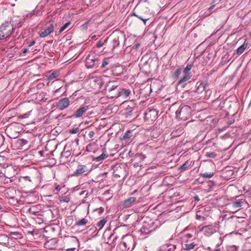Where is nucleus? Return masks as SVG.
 I'll return each instance as SVG.
<instances>
[{
	"mask_svg": "<svg viewBox=\"0 0 251 251\" xmlns=\"http://www.w3.org/2000/svg\"><path fill=\"white\" fill-rule=\"evenodd\" d=\"M192 76V74L183 73V75L178 81L177 85L181 88H185L187 84L190 82V79L191 78Z\"/></svg>",
	"mask_w": 251,
	"mask_h": 251,
	"instance_id": "9d476101",
	"label": "nucleus"
},
{
	"mask_svg": "<svg viewBox=\"0 0 251 251\" xmlns=\"http://www.w3.org/2000/svg\"><path fill=\"white\" fill-rule=\"evenodd\" d=\"M132 136V132L130 130L127 131L123 136V139L129 141Z\"/></svg>",
	"mask_w": 251,
	"mask_h": 251,
	"instance_id": "7c9ffc66",
	"label": "nucleus"
},
{
	"mask_svg": "<svg viewBox=\"0 0 251 251\" xmlns=\"http://www.w3.org/2000/svg\"><path fill=\"white\" fill-rule=\"evenodd\" d=\"M107 222V220L105 219H103L100 221L97 224V226L98 227L100 228V229H101L104 225L106 224Z\"/></svg>",
	"mask_w": 251,
	"mask_h": 251,
	"instance_id": "e433bc0d",
	"label": "nucleus"
},
{
	"mask_svg": "<svg viewBox=\"0 0 251 251\" xmlns=\"http://www.w3.org/2000/svg\"><path fill=\"white\" fill-rule=\"evenodd\" d=\"M245 200H240L238 201H234L230 205V207L231 209V212L235 213L238 211L239 208L242 206L243 202Z\"/></svg>",
	"mask_w": 251,
	"mask_h": 251,
	"instance_id": "2eb2a0df",
	"label": "nucleus"
},
{
	"mask_svg": "<svg viewBox=\"0 0 251 251\" xmlns=\"http://www.w3.org/2000/svg\"><path fill=\"white\" fill-rule=\"evenodd\" d=\"M246 193L249 197H251V186L246 191Z\"/></svg>",
	"mask_w": 251,
	"mask_h": 251,
	"instance_id": "864d4df0",
	"label": "nucleus"
},
{
	"mask_svg": "<svg viewBox=\"0 0 251 251\" xmlns=\"http://www.w3.org/2000/svg\"><path fill=\"white\" fill-rule=\"evenodd\" d=\"M112 74L114 76H120L124 72V68L121 66L113 67L111 70Z\"/></svg>",
	"mask_w": 251,
	"mask_h": 251,
	"instance_id": "a211bd4d",
	"label": "nucleus"
},
{
	"mask_svg": "<svg viewBox=\"0 0 251 251\" xmlns=\"http://www.w3.org/2000/svg\"><path fill=\"white\" fill-rule=\"evenodd\" d=\"M71 242L75 244V246H76L78 243V240L77 239L75 238H73L71 240Z\"/></svg>",
	"mask_w": 251,
	"mask_h": 251,
	"instance_id": "8fccbe9b",
	"label": "nucleus"
},
{
	"mask_svg": "<svg viewBox=\"0 0 251 251\" xmlns=\"http://www.w3.org/2000/svg\"><path fill=\"white\" fill-rule=\"evenodd\" d=\"M54 31V26L53 25L50 24L48 27L40 33V36L42 38H45Z\"/></svg>",
	"mask_w": 251,
	"mask_h": 251,
	"instance_id": "6ab92c4d",
	"label": "nucleus"
},
{
	"mask_svg": "<svg viewBox=\"0 0 251 251\" xmlns=\"http://www.w3.org/2000/svg\"><path fill=\"white\" fill-rule=\"evenodd\" d=\"M113 171V176L115 178L124 180L126 177V174L125 168L121 166L120 165L117 164L112 167Z\"/></svg>",
	"mask_w": 251,
	"mask_h": 251,
	"instance_id": "423d86ee",
	"label": "nucleus"
},
{
	"mask_svg": "<svg viewBox=\"0 0 251 251\" xmlns=\"http://www.w3.org/2000/svg\"><path fill=\"white\" fill-rule=\"evenodd\" d=\"M35 44V41L33 40L31 42H30L28 44V47H30L32 46H33Z\"/></svg>",
	"mask_w": 251,
	"mask_h": 251,
	"instance_id": "4d7b16f0",
	"label": "nucleus"
},
{
	"mask_svg": "<svg viewBox=\"0 0 251 251\" xmlns=\"http://www.w3.org/2000/svg\"><path fill=\"white\" fill-rule=\"evenodd\" d=\"M29 212H30V213H34V214H35L34 211H32V208H30V209H29Z\"/></svg>",
	"mask_w": 251,
	"mask_h": 251,
	"instance_id": "338daca9",
	"label": "nucleus"
},
{
	"mask_svg": "<svg viewBox=\"0 0 251 251\" xmlns=\"http://www.w3.org/2000/svg\"><path fill=\"white\" fill-rule=\"evenodd\" d=\"M109 63V60L108 58L104 59L101 64V67L102 68H104L106 65H107Z\"/></svg>",
	"mask_w": 251,
	"mask_h": 251,
	"instance_id": "79ce46f5",
	"label": "nucleus"
},
{
	"mask_svg": "<svg viewBox=\"0 0 251 251\" xmlns=\"http://www.w3.org/2000/svg\"><path fill=\"white\" fill-rule=\"evenodd\" d=\"M108 157V155L103 152L100 155L94 158V160L96 161V162H101L104 159H106Z\"/></svg>",
	"mask_w": 251,
	"mask_h": 251,
	"instance_id": "cd10ccee",
	"label": "nucleus"
},
{
	"mask_svg": "<svg viewBox=\"0 0 251 251\" xmlns=\"http://www.w3.org/2000/svg\"><path fill=\"white\" fill-rule=\"evenodd\" d=\"M137 104L134 103L133 101H130L129 104L125 108V111L124 113L125 117L128 118L130 117L132 114L135 112L136 110Z\"/></svg>",
	"mask_w": 251,
	"mask_h": 251,
	"instance_id": "9b49d317",
	"label": "nucleus"
},
{
	"mask_svg": "<svg viewBox=\"0 0 251 251\" xmlns=\"http://www.w3.org/2000/svg\"><path fill=\"white\" fill-rule=\"evenodd\" d=\"M66 250L67 251H75L76 250V248L75 247L67 248Z\"/></svg>",
	"mask_w": 251,
	"mask_h": 251,
	"instance_id": "5fc2aeb1",
	"label": "nucleus"
},
{
	"mask_svg": "<svg viewBox=\"0 0 251 251\" xmlns=\"http://www.w3.org/2000/svg\"><path fill=\"white\" fill-rule=\"evenodd\" d=\"M136 201V198L135 197H130L124 201L123 206L125 208L129 207L131 206L132 204Z\"/></svg>",
	"mask_w": 251,
	"mask_h": 251,
	"instance_id": "b1692460",
	"label": "nucleus"
},
{
	"mask_svg": "<svg viewBox=\"0 0 251 251\" xmlns=\"http://www.w3.org/2000/svg\"><path fill=\"white\" fill-rule=\"evenodd\" d=\"M70 104V101L68 98L61 99L58 102L57 106L60 110L67 108Z\"/></svg>",
	"mask_w": 251,
	"mask_h": 251,
	"instance_id": "ddd939ff",
	"label": "nucleus"
},
{
	"mask_svg": "<svg viewBox=\"0 0 251 251\" xmlns=\"http://www.w3.org/2000/svg\"><path fill=\"white\" fill-rule=\"evenodd\" d=\"M71 23L70 22H68L64 25L60 29L59 32L61 33L64 31L67 28L69 27V25H71Z\"/></svg>",
	"mask_w": 251,
	"mask_h": 251,
	"instance_id": "4c0bfd02",
	"label": "nucleus"
},
{
	"mask_svg": "<svg viewBox=\"0 0 251 251\" xmlns=\"http://www.w3.org/2000/svg\"><path fill=\"white\" fill-rule=\"evenodd\" d=\"M24 178H25V180H29V181H30V179H29V177H28V176H25V177Z\"/></svg>",
	"mask_w": 251,
	"mask_h": 251,
	"instance_id": "69168bd1",
	"label": "nucleus"
},
{
	"mask_svg": "<svg viewBox=\"0 0 251 251\" xmlns=\"http://www.w3.org/2000/svg\"><path fill=\"white\" fill-rule=\"evenodd\" d=\"M4 177H6V170L4 172H3L1 170L0 171V179H3Z\"/></svg>",
	"mask_w": 251,
	"mask_h": 251,
	"instance_id": "de8ad7c7",
	"label": "nucleus"
},
{
	"mask_svg": "<svg viewBox=\"0 0 251 251\" xmlns=\"http://www.w3.org/2000/svg\"><path fill=\"white\" fill-rule=\"evenodd\" d=\"M32 16V12H30L28 14H27L26 15V17H31V16Z\"/></svg>",
	"mask_w": 251,
	"mask_h": 251,
	"instance_id": "0e129e2a",
	"label": "nucleus"
},
{
	"mask_svg": "<svg viewBox=\"0 0 251 251\" xmlns=\"http://www.w3.org/2000/svg\"><path fill=\"white\" fill-rule=\"evenodd\" d=\"M117 251H128V249L125 247V245H124L122 241L117 247Z\"/></svg>",
	"mask_w": 251,
	"mask_h": 251,
	"instance_id": "2f4dec72",
	"label": "nucleus"
},
{
	"mask_svg": "<svg viewBox=\"0 0 251 251\" xmlns=\"http://www.w3.org/2000/svg\"><path fill=\"white\" fill-rule=\"evenodd\" d=\"M187 236L189 238H192V235L191 234H188Z\"/></svg>",
	"mask_w": 251,
	"mask_h": 251,
	"instance_id": "774afa93",
	"label": "nucleus"
},
{
	"mask_svg": "<svg viewBox=\"0 0 251 251\" xmlns=\"http://www.w3.org/2000/svg\"><path fill=\"white\" fill-rule=\"evenodd\" d=\"M122 241L128 251L133 250L135 245V242L133 236L131 235L125 236L123 237Z\"/></svg>",
	"mask_w": 251,
	"mask_h": 251,
	"instance_id": "6e6552de",
	"label": "nucleus"
},
{
	"mask_svg": "<svg viewBox=\"0 0 251 251\" xmlns=\"http://www.w3.org/2000/svg\"><path fill=\"white\" fill-rule=\"evenodd\" d=\"M60 73L58 71H54L53 73H52L49 76H48V80H51L57 77L59 75Z\"/></svg>",
	"mask_w": 251,
	"mask_h": 251,
	"instance_id": "473e14b6",
	"label": "nucleus"
},
{
	"mask_svg": "<svg viewBox=\"0 0 251 251\" xmlns=\"http://www.w3.org/2000/svg\"><path fill=\"white\" fill-rule=\"evenodd\" d=\"M192 64H187L186 66L184 68L183 70V73H186V74H192L190 72L192 68Z\"/></svg>",
	"mask_w": 251,
	"mask_h": 251,
	"instance_id": "72a5a7b5",
	"label": "nucleus"
},
{
	"mask_svg": "<svg viewBox=\"0 0 251 251\" xmlns=\"http://www.w3.org/2000/svg\"><path fill=\"white\" fill-rule=\"evenodd\" d=\"M47 2V0H42L36 6L34 11L33 12L34 14L36 16L40 15L41 14V11L43 9L46 3Z\"/></svg>",
	"mask_w": 251,
	"mask_h": 251,
	"instance_id": "aec40b11",
	"label": "nucleus"
},
{
	"mask_svg": "<svg viewBox=\"0 0 251 251\" xmlns=\"http://www.w3.org/2000/svg\"><path fill=\"white\" fill-rule=\"evenodd\" d=\"M9 243V237L5 234L0 233V245L6 246Z\"/></svg>",
	"mask_w": 251,
	"mask_h": 251,
	"instance_id": "393cba45",
	"label": "nucleus"
},
{
	"mask_svg": "<svg viewBox=\"0 0 251 251\" xmlns=\"http://www.w3.org/2000/svg\"><path fill=\"white\" fill-rule=\"evenodd\" d=\"M219 229V224L214 223L213 224L206 225L204 226H200L198 227L199 231L202 232L203 234L207 237H210L216 233Z\"/></svg>",
	"mask_w": 251,
	"mask_h": 251,
	"instance_id": "f03ea898",
	"label": "nucleus"
},
{
	"mask_svg": "<svg viewBox=\"0 0 251 251\" xmlns=\"http://www.w3.org/2000/svg\"><path fill=\"white\" fill-rule=\"evenodd\" d=\"M90 171V170L86 165L80 164L78 166L77 169L74 172L72 176L76 177H78L82 175L86 176Z\"/></svg>",
	"mask_w": 251,
	"mask_h": 251,
	"instance_id": "1a4fd4ad",
	"label": "nucleus"
},
{
	"mask_svg": "<svg viewBox=\"0 0 251 251\" xmlns=\"http://www.w3.org/2000/svg\"><path fill=\"white\" fill-rule=\"evenodd\" d=\"M61 187L59 185L56 184L55 188L53 190V192H55V191H56L57 192L61 190Z\"/></svg>",
	"mask_w": 251,
	"mask_h": 251,
	"instance_id": "3c124183",
	"label": "nucleus"
},
{
	"mask_svg": "<svg viewBox=\"0 0 251 251\" xmlns=\"http://www.w3.org/2000/svg\"><path fill=\"white\" fill-rule=\"evenodd\" d=\"M6 178H12L17 174V169L15 167L10 166L6 167Z\"/></svg>",
	"mask_w": 251,
	"mask_h": 251,
	"instance_id": "4468645a",
	"label": "nucleus"
},
{
	"mask_svg": "<svg viewBox=\"0 0 251 251\" xmlns=\"http://www.w3.org/2000/svg\"><path fill=\"white\" fill-rule=\"evenodd\" d=\"M13 30L12 25L10 22H5L0 26V40L8 37Z\"/></svg>",
	"mask_w": 251,
	"mask_h": 251,
	"instance_id": "20e7f679",
	"label": "nucleus"
},
{
	"mask_svg": "<svg viewBox=\"0 0 251 251\" xmlns=\"http://www.w3.org/2000/svg\"><path fill=\"white\" fill-rule=\"evenodd\" d=\"M248 45V43L246 42V41H245L243 45H242L237 49V54L238 55H241L242 53H243L245 49L247 48Z\"/></svg>",
	"mask_w": 251,
	"mask_h": 251,
	"instance_id": "bb28decb",
	"label": "nucleus"
},
{
	"mask_svg": "<svg viewBox=\"0 0 251 251\" xmlns=\"http://www.w3.org/2000/svg\"><path fill=\"white\" fill-rule=\"evenodd\" d=\"M4 157L0 156V167L5 168L7 165L5 163L3 162L4 161Z\"/></svg>",
	"mask_w": 251,
	"mask_h": 251,
	"instance_id": "37998d69",
	"label": "nucleus"
},
{
	"mask_svg": "<svg viewBox=\"0 0 251 251\" xmlns=\"http://www.w3.org/2000/svg\"><path fill=\"white\" fill-rule=\"evenodd\" d=\"M107 40H108V38H107V39H106L105 40H104V41H102V40H100V41H99V42L96 44V47H97V48H100L102 46H103L104 45V44H105V43H106V42H107Z\"/></svg>",
	"mask_w": 251,
	"mask_h": 251,
	"instance_id": "ea45409f",
	"label": "nucleus"
},
{
	"mask_svg": "<svg viewBox=\"0 0 251 251\" xmlns=\"http://www.w3.org/2000/svg\"><path fill=\"white\" fill-rule=\"evenodd\" d=\"M99 213L100 214H101L104 211V208L103 207H100L98 209Z\"/></svg>",
	"mask_w": 251,
	"mask_h": 251,
	"instance_id": "13d9d810",
	"label": "nucleus"
},
{
	"mask_svg": "<svg viewBox=\"0 0 251 251\" xmlns=\"http://www.w3.org/2000/svg\"><path fill=\"white\" fill-rule=\"evenodd\" d=\"M181 73V68H178L172 74V77L173 78H177Z\"/></svg>",
	"mask_w": 251,
	"mask_h": 251,
	"instance_id": "c756f323",
	"label": "nucleus"
},
{
	"mask_svg": "<svg viewBox=\"0 0 251 251\" xmlns=\"http://www.w3.org/2000/svg\"><path fill=\"white\" fill-rule=\"evenodd\" d=\"M108 79V77L105 75L97 76L93 75L89 78L88 82L92 89L100 90Z\"/></svg>",
	"mask_w": 251,
	"mask_h": 251,
	"instance_id": "f257e3e1",
	"label": "nucleus"
},
{
	"mask_svg": "<svg viewBox=\"0 0 251 251\" xmlns=\"http://www.w3.org/2000/svg\"><path fill=\"white\" fill-rule=\"evenodd\" d=\"M214 175L213 173H204L203 174H201V176H202L203 178H210L212 177Z\"/></svg>",
	"mask_w": 251,
	"mask_h": 251,
	"instance_id": "58836bf2",
	"label": "nucleus"
},
{
	"mask_svg": "<svg viewBox=\"0 0 251 251\" xmlns=\"http://www.w3.org/2000/svg\"><path fill=\"white\" fill-rule=\"evenodd\" d=\"M195 246L196 244L193 242L189 244H184L183 248L185 250H190L191 249H193Z\"/></svg>",
	"mask_w": 251,
	"mask_h": 251,
	"instance_id": "f704fd0d",
	"label": "nucleus"
},
{
	"mask_svg": "<svg viewBox=\"0 0 251 251\" xmlns=\"http://www.w3.org/2000/svg\"><path fill=\"white\" fill-rule=\"evenodd\" d=\"M88 222L87 218H84L81 220H78L75 224V225L78 226H83L86 225Z\"/></svg>",
	"mask_w": 251,
	"mask_h": 251,
	"instance_id": "c85d7f7f",
	"label": "nucleus"
},
{
	"mask_svg": "<svg viewBox=\"0 0 251 251\" xmlns=\"http://www.w3.org/2000/svg\"><path fill=\"white\" fill-rule=\"evenodd\" d=\"M152 224V223L151 224H145L140 229L135 231L136 236H138L139 239H145L149 234L154 231V228L153 226L151 225Z\"/></svg>",
	"mask_w": 251,
	"mask_h": 251,
	"instance_id": "7ed1b4c3",
	"label": "nucleus"
},
{
	"mask_svg": "<svg viewBox=\"0 0 251 251\" xmlns=\"http://www.w3.org/2000/svg\"><path fill=\"white\" fill-rule=\"evenodd\" d=\"M4 139L3 136L2 135L0 134V148L3 145V144L4 143Z\"/></svg>",
	"mask_w": 251,
	"mask_h": 251,
	"instance_id": "603ef678",
	"label": "nucleus"
},
{
	"mask_svg": "<svg viewBox=\"0 0 251 251\" xmlns=\"http://www.w3.org/2000/svg\"><path fill=\"white\" fill-rule=\"evenodd\" d=\"M131 93V91L129 90H126L125 89H120L118 90V93L115 94L114 97H123L124 98H127L129 96L130 94ZM114 97V96H112Z\"/></svg>",
	"mask_w": 251,
	"mask_h": 251,
	"instance_id": "412c9836",
	"label": "nucleus"
},
{
	"mask_svg": "<svg viewBox=\"0 0 251 251\" xmlns=\"http://www.w3.org/2000/svg\"><path fill=\"white\" fill-rule=\"evenodd\" d=\"M207 85L208 82L207 81L197 82L195 92L198 94H201L205 90L206 86Z\"/></svg>",
	"mask_w": 251,
	"mask_h": 251,
	"instance_id": "dca6fc26",
	"label": "nucleus"
},
{
	"mask_svg": "<svg viewBox=\"0 0 251 251\" xmlns=\"http://www.w3.org/2000/svg\"><path fill=\"white\" fill-rule=\"evenodd\" d=\"M191 113V108L188 105H184L180 107L176 112L177 118L182 120H186L190 117Z\"/></svg>",
	"mask_w": 251,
	"mask_h": 251,
	"instance_id": "39448f33",
	"label": "nucleus"
},
{
	"mask_svg": "<svg viewBox=\"0 0 251 251\" xmlns=\"http://www.w3.org/2000/svg\"><path fill=\"white\" fill-rule=\"evenodd\" d=\"M105 84V90L108 92H112L118 88V85L115 84L114 82L110 80H106Z\"/></svg>",
	"mask_w": 251,
	"mask_h": 251,
	"instance_id": "4be33fe9",
	"label": "nucleus"
},
{
	"mask_svg": "<svg viewBox=\"0 0 251 251\" xmlns=\"http://www.w3.org/2000/svg\"><path fill=\"white\" fill-rule=\"evenodd\" d=\"M111 38L112 40L110 42V46L112 50L118 47L121 42L125 41V38L122 33L118 35L114 34L112 36Z\"/></svg>",
	"mask_w": 251,
	"mask_h": 251,
	"instance_id": "0eeeda50",
	"label": "nucleus"
},
{
	"mask_svg": "<svg viewBox=\"0 0 251 251\" xmlns=\"http://www.w3.org/2000/svg\"><path fill=\"white\" fill-rule=\"evenodd\" d=\"M28 116V114H23L22 116V117L23 118H26L27 117V116Z\"/></svg>",
	"mask_w": 251,
	"mask_h": 251,
	"instance_id": "680f3d73",
	"label": "nucleus"
},
{
	"mask_svg": "<svg viewBox=\"0 0 251 251\" xmlns=\"http://www.w3.org/2000/svg\"><path fill=\"white\" fill-rule=\"evenodd\" d=\"M88 109V106L87 105L82 106L78 109L72 116L73 117L77 118L81 117Z\"/></svg>",
	"mask_w": 251,
	"mask_h": 251,
	"instance_id": "f3484780",
	"label": "nucleus"
},
{
	"mask_svg": "<svg viewBox=\"0 0 251 251\" xmlns=\"http://www.w3.org/2000/svg\"><path fill=\"white\" fill-rule=\"evenodd\" d=\"M112 238H113V239L111 243H114L115 242V240L117 239V237L116 236L115 237L113 234H112L108 238V242H111V240Z\"/></svg>",
	"mask_w": 251,
	"mask_h": 251,
	"instance_id": "a18cd8bd",
	"label": "nucleus"
},
{
	"mask_svg": "<svg viewBox=\"0 0 251 251\" xmlns=\"http://www.w3.org/2000/svg\"><path fill=\"white\" fill-rule=\"evenodd\" d=\"M136 17H137L138 18H139V19H141V20H143V21H144V24H146V21H147V20H144V19H143L141 17H140V16H138H138H136Z\"/></svg>",
	"mask_w": 251,
	"mask_h": 251,
	"instance_id": "052dcab7",
	"label": "nucleus"
},
{
	"mask_svg": "<svg viewBox=\"0 0 251 251\" xmlns=\"http://www.w3.org/2000/svg\"><path fill=\"white\" fill-rule=\"evenodd\" d=\"M57 241L55 239H51L46 242L45 244V247L49 250H53L56 248Z\"/></svg>",
	"mask_w": 251,
	"mask_h": 251,
	"instance_id": "5701e85b",
	"label": "nucleus"
},
{
	"mask_svg": "<svg viewBox=\"0 0 251 251\" xmlns=\"http://www.w3.org/2000/svg\"><path fill=\"white\" fill-rule=\"evenodd\" d=\"M9 178H6V177H4L3 179H1V181H3L4 183H7L8 182V179Z\"/></svg>",
	"mask_w": 251,
	"mask_h": 251,
	"instance_id": "bf43d9fd",
	"label": "nucleus"
},
{
	"mask_svg": "<svg viewBox=\"0 0 251 251\" xmlns=\"http://www.w3.org/2000/svg\"><path fill=\"white\" fill-rule=\"evenodd\" d=\"M196 219L200 221H204L205 219V218L201 215H199L198 213L196 215Z\"/></svg>",
	"mask_w": 251,
	"mask_h": 251,
	"instance_id": "49530a36",
	"label": "nucleus"
},
{
	"mask_svg": "<svg viewBox=\"0 0 251 251\" xmlns=\"http://www.w3.org/2000/svg\"><path fill=\"white\" fill-rule=\"evenodd\" d=\"M28 51V50L27 49H25L23 50V53L25 54L26 53V52H27Z\"/></svg>",
	"mask_w": 251,
	"mask_h": 251,
	"instance_id": "e2e57ef3",
	"label": "nucleus"
},
{
	"mask_svg": "<svg viewBox=\"0 0 251 251\" xmlns=\"http://www.w3.org/2000/svg\"><path fill=\"white\" fill-rule=\"evenodd\" d=\"M176 249V246L171 244H166L161 246V249L163 251H175Z\"/></svg>",
	"mask_w": 251,
	"mask_h": 251,
	"instance_id": "a878e982",
	"label": "nucleus"
},
{
	"mask_svg": "<svg viewBox=\"0 0 251 251\" xmlns=\"http://www.w3.org/2000/svg\"><path fill=\"white\" fill-rule=\"evenodd\" d=\"M79 131V128L78 127L73 128L71 130L70 133L71 134H75L77 133Z\"/></svg>",
	"mask_w": 251,
	"mask_h": 251,
	"instance_id": "09e8293b",
	"label": "nucleus"
},
{
	"mask_svg": "<svg viewBox=\"0 0 251 251\" xmlns=\"http://www.w3.org/2000/svg\"><path fill=\"white\" fill-rule=\"evenodd\" d=\"M98 60L93 56L88 55L85 60V66L87 68H92L98 65Z\"/></svg>",
	"mask_w": 251,
	"mask_h": 251,
	"instance_id": "f8f14e48",
	"label": "nucleus"
},
{
	"mask_svg": "<svg viewBox=\"0 0 251 251\" xmlns=\"http://www.w3.org/2000/svg\"><path fill=\"white\" fill-rule=\"evenodd\" d=\"M217 155V154L215 152H208L206 154V156L209 158H215Z\"/></svg>",
	"mask_w": 251,
	"mask_h": 251,
	"instance_id": "c03bdc74",
	"label": "nucleus"
},
{
	"mask_svg": "<svg viewBox=\"0 0 251 251\" xmlns=\"http://www.w3.org/2000/svg\"><path fill=\"white\" fill-rule=\"evenodd\" d=\"M70 201V199L68 196H63L60 198V202H68Z\"/></svg>",
	"mask_w": 251,
	"mask_h": 251,
	"instance_id": "a19ab883",
	"label": "nucleus"
},
{
	"mask_svg": "<svg viewBox=\"0 0 251 251\" xmlns=\"http://www.w3.org/2000/svg\"><path fill=\"white\" fill-rule=\"evenodd\" d=\"M95 135V132L94 131H90L89 133H88V136L90 138H92L94 135Z\"/></svg>",
	"mask_w": 251,
	"mask_h": 251,
	"instance_id": "6e6d98bb",
	"label": "nucleus"
},
{
	"mask_svg": "<svg viewBox=\"0 0 251 251\" xmlns=\"http://www.w3.org/2000/svg\"><path fill=\"white\" fill-rule=\"evenodd\" d=\"M190 166L188 161H186L183 165L180 166L179 170L181 171L187 170Z\"/></svg>",
	"mask_w": 251,
	"mask_h": 251,
	"instance_id": "c9c22d12",
	"label": "nucleus"
}]
</instances>
